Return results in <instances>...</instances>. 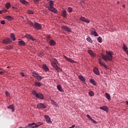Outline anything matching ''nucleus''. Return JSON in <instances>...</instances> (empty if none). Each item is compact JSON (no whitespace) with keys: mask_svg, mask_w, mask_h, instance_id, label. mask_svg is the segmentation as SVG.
<instances>
[{"mask_svg":"<svg viewBox=\"0 0 128 128\" xmlns=\"http://www.w3.org/2000/svg\"><path fill=\"white\" fill-rule=\"evenodd\" d=\"M122 7L123 8H126V5H124V4L122 5Z\"/></svg>","mask_w":128,"mask_h":128,"instance_id":"57","label":"nucleus"},{"mask_svg":"<svg viewBox=\"0 0 128 128\" xmlns=\"http://www.w3.org/2000/svg\"><path fill=\"white\" fill-rule=\"evenodd\" d=\"M10 2H7L6 3V5H5V6L7 10H8V8H10Z\"/></svg>","mask_w":128,"mask_h":128,"instance_id":"29","label":"nucleus"},{"mask_svg":"<svg viewBox=\"0 0 128 128\" xmlns=\"http://www.w3.org/2000/svg\"><path fill=\"white\" fill-rule=\"evenodd\" d=\"M118 4H120V2H118Z\"/></svg>","mask_w":128,"mask_h":128,"instance_id":"63","label":"nucleus"},{"mask_svg":"<svg viewBox=\"0 0 128 128\" xmlns=\"http://www.w3.org/2000/svg\"><path fill=\"white\" fill-rule=\"evenodd\" d=\"M42 68H43V70H45V72H48L49 70L48 68V66H46V64H43Z\"/></svg>","mask_w":128,"mask_h":128,"instance_id":"19","label":"nucleus"},{"mask_svg":"<svg viewBox=\"0 0 128 128\" xmlns=\"http://www.w3.org/2000/svg\"><path fill=\"white\" fill-rule=\"evenodd\" d=\"M74 126H76V125H72L71 127H70V128H74Z\"/></svg>","mask_w":128,"mask_h":128,"instance_id":"52","label":"nucleus"},{"mask_svg":"<svg viewBox=\"0 0 128 128\" xmlns=\"http://www.w3.org/2000/svg\"><path fill=\"white\" fill-rule=\"evenodd\" d=\"M4 72H0V74H2Z\"/></svg>","mask_w":128,"mask_h":128,"instance_id":"53","label":"nucleus"},{"mask_svg":"<svg viewBox=\"0 0 128 128\" xmlns=\"http://www.w3.org/2000/svg\"><path fill=\"white\" fill-rule=\"evenodd\" d=\"M8 108H10V110H12V112H14V105L12 104L8 106Z\"/></svg>","mask_w":128,"mask_h":128,"instance_id":"24","label":"nucleus"},{"mask_svg":"<svg viewBox=\"0 0 128 128\" xmlns=\"http://www.w3.org/2000/svg\"><path fill=\"white\" fill-rule=\"evenodd\" d=\"M92 120L94 124H96V120H94V119H92Z\"/></svg>","mask_w":128,"mask_h":128,"instance_id":"51","label":"nucleus"},{"mask_svg":"<svg viewBox=\"0 0 128 128\" xmlns=\"http://www.w3.org/2000/svg\"><path fill=\"white\" fill-rule=\"evenodd\" d=\"M40 124H36V123H31V124H28V126H26L25 127H24V128H28V126H29L30 128H38V126H40Z\"/></svg>","mask_w":128,"mask_h":128,"instance_id":"4","label":"nucleus"},{"mask_svg":"<svg viewBox=\"0 0 128 128\" xmlns=\"http://www.w3.org/2000/svg\"><path fill=\"white\" fill-rule=\"evenodd\" d=\"M62 30H66V32H72V28H70L68 26H62Z\"/></svg>","mask_w":128,"mask_h":128,"instance_id":"6","label":"nucleus"},{"mask_svg":"<svg viewBox=\"0 0 128 128\" xmlns=\"http://www.w3.org/2000/svg\"><path fill=\"white\" fill-rule=\"evenodd\" d=\"M20 2H21V4H24L25 6H28L30 4L28 3V2H26V0H20Z\"/></svg>","mask_w":128,"mask_h":128,"instance_id":"21","label":"nucleus"},{"mask_svg":"<svg viewBox=\"0 0 128 128\" xmlns=\"http://www.w3.org/2000/svg\"><path fill=\"white\" fill-rule=\"evenodd\" d=\"M10 38L14 42V40H16V36L14 35V34H10Z\"/></svg>","mask_w":128,"mask_h":128,"instance_id":"27","label":"nucleus"},{"mask_svg":"<svg viewBox=\"0 0 128 128\" xmlns=\"http://www.w3.org/2000/svg\"><path fill=\"white\" fill-rule=\"evenodd\" d=\"M64 58H66V60H67V62H72L74 63V60H72L70 58H68L66 56H64Z\"/></svg>","mask_w":128,"mask_h":128,"instance_id":"13","label":"nucleus"},{"mask_svg":"<svg viewBox=\"0 0 128 128\" xmlns=\"http://www.w3.org/2000/svg\"><path fill=\"white\" fill-rule=\"evenodd\" d=\"M20 74L22 76H24L25 74H24V72H21L20 73Z\"/></svg>","mask_w":128,"mask_h":128,"instance_id":"48","label":"nucleus"},{"mask_svg":"<svg viewBox=\"0 0 128 128\" xmlns=\"http://www.w3.org/2000/svg\"><path fill=\"white\" fill-rule=\"evenodd\" d=\"M12 47L10 46H9L6 48V50H12Z\"/></svg>","mask_w":128,"mask_h":128,"instance_id":"44","label":"nucleus"},{"mask_svg":"<svg viewBox=\"0 0 128 128\" xmlns=\"http://www.w3.org/2000/svg\"><path fill=\"white\" fill-rule=\"evenodd\" d=\"M98 42H100V44H101V42H102V37L100 36H99L98 38Z\"/></svg>","mask_w":128,"mask_h":128,"instance_id":"40","label":"nucleus"},{"mask_svg":"<svg viewBox=\"0 0 128 128\" xmlns=\"http://www.w3.org/2000/svg\"><path fill=\"white\" fill-rule=\"evenodd\" d=\"M123 50H124V52H128V47L126 46V44H123V47H122Z\"/></svg>","mask_w":128,"mask_h":128,"instance_id":"30","label":"nucleus"},{"mask_svg":"<svg viewBox=\"0 0 128 128\" xmlns=\"http://www.w3.org/2000/svg\"><path fill=\"white\" fill-rule=\"evenodd\" d=\"M94 72L96 74L97 76H100V71H98V68H94Z\"/></svg>","mask_w":128,"mask_h":128,"instance_id":"17","label":"nucleus"},{"mask_svg":"<svg viewBox=\"0 0 128 128\" xmlns=\"http://www.w3.org/2000/svg\"><path fill=\"white\" fill-rule=\"evenodd\" d=\"M7 68H10L9 66H8L7 67Z\"/></svg>","mask_w":128,"mask_h":128,"instance_id":"59","label":"nucleus"},{"mask_svg":"<svg viewBox=\"0 0 128 128\" xmlns=\"http://www.w3.org/2000/svg\"><path fill=\"white\" fill-rule=\"evenodd\" d=\"M112 56H114V52H106V55L102 54V58L105 60L106 62H108V60L112 62Z\"/></svg>","mask_w":128,"mask_h":128,"instance_id":"1","label":"nucleus"},{"mask_svg":"<svg viewBox=\"0 0 128 128\" xmlns=\"http://www.w3.org/2000/svg\"><path fill=\"white\" fill-rule=\"evenodd\" d=\"M30 40H32V42H34L36 40V38H34L32 36H31V38H30Z\"/></svg>","mask_w":128,"mask_h":128,"instance_id":"46","label":"nucleus"},{"mask_svg":"<svg viewBox=\"0 0 128 128\" xmlns=\"http://www.w3.org/2000/svg\"><path fill=\"white\" fill-rule=\"evenodd\" d=\"M126 104H127V106H128V101H126Z\"/></svg>","mask_w":128,"mask_h":128,"instance_id":"56","label":"nucleus"},{"mask_svg":"<svg viewBox=\"0 0 128 128\" xmlns=\"http://www.w3.org/2000/svg\"><path fill=\"white\" fill-rule=\"evenodd\" d=\"M80 20L84 22H86V24H90V20L84 17L81 16L80 18Z\"/></svg>","mask_w":128,"mask_h":128,"instance_id":"7","label":"nucleus"},{"mask_svg":"<svg viewBox=\"0 0 128 128\" xmlns=\"http://www.w3.org/2000/svg\"><path fill=\"white\" fill-rule=\"evenodd\" d=\"M57 89L58 90H59V92H64V90H62V87L61 85H57Z\"/></svg>","mask_w":128,"mask_h":128,"instance_id":"18","label":"nucleus"},{"mask_svg":"<svg viewBox=\"0 0 128 128\" xmlns=\"http://www.w3.org/2000/svg\"><path fill=\"white\" fill-rule=\"evenodd\" d=\"M52 104H54V106H58V104H56V102H54V100H51Z\"/></svg>","mask_w":128,"mask_h":128,"instance_id":"35","label":"nucleus"},{"mask_svg":"<svg viewBox=\"0 0 128 128\" xmlns=\"http://www.w3.org/2000/svg\"><path fill=\"white\" fill-rule=\"evenodd\" d=\"M98 60H99L100 64L101 66H104V68H108V66H106V64H104V63L102 62V59L99 58Z\"/></svg>","mask_w":128,"mask_h":128,"instance_id":"22","label":"nucleus"},{"mask_svg":"<svg viewBox=\"0 0 128 128\" xmlns=\"http://www.w3.org/2000/svg\"><path fill=\"white\" fill-rule=\"evenodd\" d=\"M68 12H72V8L70 7L68 8Z\"/></svg>","mask_w":128,"mask_h":128,"instance_id":"42","label":"nucleus"},{"mask_svg":"<svg viewBox=\"0 0 128 128\" xmlns=\"http://www.w3.org/2000/svg\"><path fill=\"white\" fill-rule=\"evenodd\" d=\"M100 110H104L105 112H108V108L106 106H102L100 108Z\"/></svg>","mask_w":128,"mask_h":128,"instance_id":"20","label":"nucleus"},{"mask_svg":"<svg viewBox=\"0 0 128 128\" xmlns=\"http://www.w3.org/2000/svg\"><path fill=\"white\" fill-rule=\"evenodd\" d=\"M4 12V10H0V14H2Z\"/></svg>","mask_w":128,"mask_h":128,"instance_id":"50","label":"nucleus"},{"mask_svg":"<svg viewBox=\"0 0 128 128\" xmlns=\"http://www.w3.org/2000/svg\"><path fill=\"white\" fill-rule=\"evenodd\" d=\"M46 48H47V50H48V47H46Z\"/></svg>","mask_w":128,"mask_h":128,"instance_id":"58","label":"nucleus"},{"mask_svg":"<svg viewBox=\"0 0 128 128\" xmlns=\"http://www.w3.org/2000/svg\"><path fill=\"white\" fill-rule=\"evenodd\" d=\"M44 118H45L46 120V122H48V124H52V120H50V116L48 115H45L44 116Z\"/></svg>","mask_w":128,"mask_h":128,"instance_id":"10","label":"nucleus"},{"mask_svg":"<svg viewBox=\"0 0 128 128\" xmlns=\"http://www.w3.org/2000/svg\"><path fill=\"white\" fill-rule=\"evenodd\" d=\"M54 61L55 62H52V66H53V68H56L58 66V65H56L58 64V60L55 59Z\"/></svg>","mask_w":128,"mask_h":128,"instance_id":"12","label":"nucleus"},{"mask_svg":"<svg viewBox=\"0 0 128 128\" xmlns=\"http://www.w3.org/2000/svg\"><path fill=\"white\" fill-rule=\"evenodd\" d=\"M88 94L90 96H94V92L92 91H90L88 92Z\"/></svg>","mask_w":128,"mask_h":128,"instance_id":"37","label":"nucleus"},{"mask_svg":"<svg viewBox=\"0 0 128 128\" xmlns=\"http://www.w3.org/2000/svg\"><path fill=\"white\" fill-rule=\"evenodd\" d=\"M66 14H66V10H63L62 12V16H63L64 18H66Z\"/></svg>","mask_w":128,"mask_h":128,"instance_id":"26","label":"nucleus"},{"mask_svg":"<svg viewBox=\"0 0 128 128\" xmlns=\"http://www.w3.org/2000/svg\"><path fill=\"white\" fill-rule=\"evenodd\" d=\"M0 24H6V21H4V20H3L1 21Z\"/></svg>","mask_w":128,"mask_h":128,"instance_id":"47","label":"nucleus"},{"mask_svg":"<svg viewBox=\"0 0 128 128\" xmlns=\"http://www.w3.org/2000/svg\"><path fill=\"white\" fill-rule=\"evenodd\" d=\"M35 2H40V0H34Z\"/></svg>","mask_w":128,"mask_h":128,"instance_id":"55","label":"nucleus"},{"mask_svg":"<svg viewBox=\"0 0 128 128\" xmlns=\"http://www.w3.org/2000/svg\"><path fill=\"white\" fill-rule=\"evenodd\" d=\"M90 82H91V84H94V86H96V81L94 79H90Z\"/></svg>","mask_w":128,"mask_h":128,"instance_id":"34","label":"nucleus"},{"mask_svg":"<svg viewBox=\"0 0 128 128\" xmlns=\"http://www.w3.org/2000/svg\"><path fill=\"white\" fill-rule=\"evenodd\" d=\"M30 26H34V23L32 22H30Z\"/></svg>","mask_w":128,"mask_h":128,"instance_id":"45","label":"nucleus"},{"mask_svg":"<svg viewBox=\"0 0 128 128\" xmlns=\"http://www.w3.org/2000/svg\"><path fill=\"white\" fill-rule=\"evenodd\" d=\"M36 125H32V126H34Z\"/></svg>","mask_w":128,"mask_h":128,"instance_id":"61","label":"nucleus"},{"mask_svg":"<svg viewBox=\"0 0 128 128\" xmlns=\"http://www.w3.org/2000/svg\"><path fill=\"white\" fill-rule=\"evenodd\" d=\"M42 25L40 23H38L36 22H35L34 23V30H42Z\"/></svg>","mask_w":128,"mask_h":128,"instance_id":"3","label":"nucleus"},{"mask_svg":"<svg viewBox=\"0 0 128 128\" xmlns=\"http://www.w3.org/2000/svg\"><path fill=\"white\" fill-rule=\"evenodd\" d=\"M48 10L50 12H54V14H57L58 13V10L56 9L54 7L52 8H48Z\"/></svg>","mask_w":128,"mask_h":128,"instance_id":"11","label":"nucleus"},{"mask_svg":"<svg viewBox=\"0 0 128 128\" xmlns=\"http://www.w3.org/2000/svg\"><path fill=\"white\" fill-rule=\"evenodd\" d=\"M12 42V40L10 38H7L3 40V44H8Z\"/></svg>","mask_w":128,"mask_h":128,"instance_id":"9","label":"nucleus"},{"mask_svg":"<svg viewBox=\"0 0 128 128\" xmlns=\"http://www.w3.org/2000/svg\"><path fill=\"white\" fill-rule=\"evenodd\" d=\"M32 76L36 78V80H42L44 78V77H42L41 76H40V74H38L36 72L32 73Z\"/></svg>","mask_w":128,"mask_h":128,"instance_id":"5","label":"nucleus"},{"mask_svg":"<svg viewBox=\"0 0 128 128\" xmlns=\"http://www.w3.org/2000/svg\"><path fill=\"white\" fill-rule=\"evenodd\" d=\"M28 14H34V12L32 10H28Z\"/></svg>","mask_w":128,"mask_h":128,"instance_id":"39","label":"nucleus"},{"mask_svg":"<svg viewBox=\"0 0 128 128\" xmlns=\"http://www.w3.org/2000/svg\"><path fill=\"white\" fill-rule=\"evenodd\" d=\"M87 42H88L90 44H92V38L90 37H88L86 38Z\"/></svg>","mask_w":128,"mask_h":128,"instance_id":"32","label":"nucleus"},{"mask_svg":"<svg viewBox=\"0 0 128 128\" xmlns=\"http://www.w3.org/2000/svg\"><path fill=\"white\" fill-rule=\"evenodd\" d=\"M91 34H94V36H98V34L96 32H92Z\"/></svg>","mask_w":128,"mask_h":128,"instance_id":"36","label":"nucleus"},{"mask_svg":"<svg viewBox=\"0 0 128 128\" xmlns=\"http://www.w3.org/2000/svg\"><path fill=\"white\" fill-rule=\"evenodd\" d=\"M86 116L87 118H89V120H92V117L90 116V114H87Z\"/></svg>","mask_w":128,"mask_h":128,"instance_id":"43","label":"nucleus"},{"mask_svg":"<svg viewBox=\"0 0 128 128\" xmlns=\"http://www.w3.org/2000/svg\"><path fill=\"white\" fill-rule=\"evenodd\" d=\"M54 1H50L49 2V7L48 8H54Z\"/></svg>","mask_w":128,"mask_h":128,"instance_id":"25","label":"nucleus"},{"mask_svg":"<svg viewBox=\"0 0 128 128\" xmlns=\"http://www.w3.org/2000/svg\"><path fill=\"white\" fill-rule=\"evenodd\" d=\"M32 94H33L36 98L44 100V95L40 93H36V92L34 90L32 92Z\"/></svg>","mask_w":128,"mask_h":128,"instance_id":"2","label":"nucleus"},{"mask_svg":"<svg viewBox=\"0 0 128 128\" xmlns=\"http://www.w3.org/2000/svg\"><path fill=\"white\" fill-rule=\"evenodd\" d=\"M18 44L20 46H26V43H24V40L18 41Z\"/></svg>","mask_w":128,"mask_h":128,"instance_id":"15","label":"nucleus"},{"mask_svg":"<svg viewBox=\"0 0 128 128\" xmlns=\"http://www.w3.org/2000/svg\"><path fill=\"white\" fill-rule=\"evenodd\" d=\"M55 69L56 70L57 72H61V70H62V68H60L58 67V66H57V67L56 68H55Z\"/></svg>","mask_w":128,"mask_h":128,"instance_id":"38","label":"nucleus"},{"mask_svg":"<svg viewBox=\"0 0 128 128\" xmlns=\"http://www.w3.org/2000/svg\"><path fill=\"white\" fill-rule=\"evenodd\" d=\"M78 78L79 80H81L82 82H86V78H84L82 76H78Z\"/></svg>","mask_w":128,"mask_h":128,"instance_id":"23","label":"nucleus"},{"mask_svg":"<svg viewBox=\"0 0 128 128\" xmlns=\"http://www.w3.org/2000/svg\"><path fill=\"white\" fill-rule=\"evenodd\" d=\"M6 20H14V18H12V17L11 16H8L6 17Z\"/></svg>","mask_w":128,"mask_h":128,"instance_id":"31","label":"nucleus"},{"mask_svg":"<svg viewBox=\"0 0 128 128\" xmlns=\"http://www.w3.org/2000/svg\"><path fill=\"white\" fill-rule=\"evenodd\" d=\"M105 96L108 100H110V96L108 93H106Z\"/></svg>","mask_w":128,"mask_h":128,"instance_id":"28","label":"nucleus"},{"mask_svg":"<svg viewBox=\"0 0 128 128\" xmlns=\"http://www.w3.org/2000/svg\"><path fill=\"white\" fill-rule=\"evenodd\" d=\"M26 38H28L29 40H30V38H32V36L28 34H26Z\"/></svg>","mask_w":128,"mask_h":128,"instance_id":"41","label":"nucleus"},{"mask_svg":"<svg viewBox=\"0 0 128 128\" xmlns=\"http://www.w3.org/2000/svg\"><path fill=\"white\" fill-rule=\"evenodd\" d=\"M35 86H38V87L42 86V84H40V82H35Z\"/></svg>","mask_w":128,"mask_h":128,"instance_id":"33","label":"nucleus"},{"mask_svg":"<svg viewBox=\"0 0 128 128\" xmlns=\"http://www.w3.org/2000/svg\"><path fill=\"white\" fill-rule=\"evenodd\" d=\"M88 53L90 54V56H92V58L96 57V54H94L92 50H88Z\"/></svg>","mask_w":128,"mask_h":128,"instance_id":"14","label":"nucleus"},{"mask_svg":"<svg viewBox=\"0 0 128 128\" xmlns=\"http://www.w3.org/2000/svg\"><path fill=\"white\" fill-rule=\"evenodd\" d=\"M36 108H46V106L42 103H39L38 104Z\"/></svg>","mask_w":128,"mask_h":128,"instance_id":"8","label":"nucleus"},{"mask_svg":"<svg viewBox=\"0 0 128 128\" xmlns=\"http://www.w3.org/2000/svg\"><path fill=\"white\" fill-rule=\"evenodd\" d=\"M0 70H1V71L4 70V68H0Z\"/></svg>","mask_w":128,"mask_h":128,"instance_id":"54","label":"nucleus"},{"mask_svg":"<svg viewBox=\"0 0 128 128\" xmlns=\"http://www.w3.org/2000/svg\"><path fill=\"white\" fill-rule=\"evenodd\" d=\"M12 8H14V7H12Z\"/></svg>","mask_w":128,"mask_h":128,"instance_id":"62","label":"nucleus"},{"mask_svg":"<svg viewBox=\"0 0 128 128\" xmlns=\"http://www.w3.org/2000/svg\"><path fill=\"white\" fill-rule=\"evenodd\" d=\"M49 44H50L51 46H54L56 44V43L54 40H50Z\"/></svg>","mask_w":128,"mask_h":128,"instance_id":"16","label":"nucleus"},{"mask_svg":"<svg viewBox=\"0 0 128 128\" xmlns=\"http://www.w3.org/2000/svg\"><path fill=\"white\" fill-rule=\"evenodd\" d=\"M6 94L7 96H10V93L8 91H6Z\"/></svg>","mask_w":128,"mask_h":128,"instance_id":"49","label":"nucleus"},{"mask_svg":"<svg viewBox=\"0 0 128 128\" xmlns=\"http://www.w3.org/2000/svg\"><path fill=\"white\" fill-rule=\"evenodd\" d=\"M48 1L50 0V2H52V0H47Z\"/></svg>","mask_w":128,"mask_h":128,"instance_id":"60","label":"nucleus"}]
</instances>
